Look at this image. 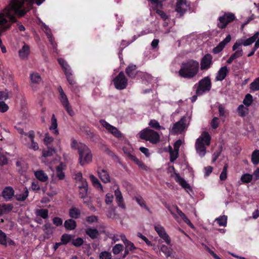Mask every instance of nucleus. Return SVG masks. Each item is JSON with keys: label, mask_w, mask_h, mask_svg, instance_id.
<instances>
[{"label": "nucleus", "mask_w": 259, "mask_h": 259, "mask_svg": "<svg viewBox=\"0 0 259 259\" xmlns=\"http://www.w3.org/2000/svg\"><path fill=\"white\" fill-rule=\"evenodd\" d=\"M175 180L183 188L185 189H188L189 190H191L192 189L191 188L190 185L185 180V179L182 178L179 174L175 173Z\"/></svg>", "instance_id": "22"}, {"label": "nucleus", "mask_w": 259, "mask_h": 259, "mask_svg": "<svg viewBox=\"0 0 259 259\" xmlns=\"http://www.w3.org/2000/svg\"><path fill=\"white\" fill-rule=\"evenodd\" d=\"M217 223L220 226H226L227 223V217L226 215L220 216L215 219Z\"/></svg>", "instance_id": "47"}, {"label": "nucleus", "mask_w": 259, "mask_h": 259, "mask_svg": "<svg viewBox=\"0 0 259 259\" xmlns=\"http://www.w3.org/2000/svg\"><path fill=\"white\" fill-rule=\"evenodd\" d=\"M56 151L55 147L47 146L46 149L43 150L42 156L46 158L52 156L56 153Z\"/></svg>", "instance_id": "34"}, {"label": "nucleus", "mask_w": 259, "mask_h": 259, "mask_svg": "<svg viewBox=\"0 0 259 259\" xmlns=\"http://www.w3.org/2000/svg\"><path fill=\"white\" fill-rule=\"evenodd\" d=\"M64 226L67 230H73L76 228L77 224L73 219H69L65 221Z\"/></svg>", "instance_id": "29"}, {"label": "nucleus", "mask_w": 259, "mask_h": 259, "mask_svg": "<svg viewBox=\"0 0 259 259\" xmlns=\"http://www.w3.org/2000/svg\"><path fill=\"white\" fill-rule=\"evenodd\" d=\"M123 246L120 244H116L112 248V252L114 254H118L122 250Z\"/></svg>", "instance_id": "58"}, {"label": "nucleus", "mask_w": 259, "mask_h": 259, "mask_svg": "<svg viewBox=\"0 0 259 259\" xmlns=\"http://www.w3.org/2000/svg\"><path fill=\"white\" fill-rule=\"evenodd\" d=\"M56 175L59 180H63L65 178V174L63 171L62 164L56 167Z\"/></svg>", "instance_id": "48"}, {"label": "nucleus", "mask_w": 259, "mask_h": 259, "mask_svg": "<svg viewBox=\"0 0 259 259\" xmlns=\"http://www.w3.org/2000/svg\"><path fill=\"white\" fill-rule=\"evenodd\" d=\"M170 154V161L171 162H174L179 156V152H175V150L173 151L171 147H170L169 150Z\"/></svg>", "instance_id": "59"}, {"label": "nucleus", "mask_w": 259, "mask_h": 259, "mask_svg": "<svg viewBox=\"0 0 259 259\" xmlns=\"http://www.w3.org/2000/svg\"><path fill=\"white\" fill-rule=\"evenodd\" d=\"M79 195L81 199H84L87 195L88 191V186L83 187L82 188H79Z\"/></svg>", "instance_id": "54"}, {"label": "nucleus", "mask_w": 259, "mask_h": 259, "mask_svg": "<svg viewBox=\"0 0 259 259\" xmlns=\"http://www.w3.org/2000/svg\"><path fill=\"white\" fill-rule=\"evenodd\" d=\"M218 110L219 113V116L220 117H224L223 121L225 120L226 117L228 114V111L225 109L224 106L222 104H220L218 106Z\"/></svg>", "instance_id": "40"}, {"label": "nucleus", "mask_w": 259, "mask_h": 259, "mask_svg": "<svg viewBox=\"0 0 259 259\" xmlns=\"http://www.w3.org/2000/svg\"><path fill=\"white\" fill-rule=\"evenodd\" d=\"M229 73V70L226 66L222 67L218 71L215 80L217 81H222L224 80Z\"/></svg>", "instance_id": "20"}, {"label": "nucleus", "mask_w": 259, "mask_h": 259, "mask_svg": "<svg viewBox=\"0 0 259 259\" xmlns=\"http://www.w3.org/2000/svg\"><path fill=\"white\" fill-rule=\"evenodd\" d=\"M0 244L4 246H7L6 234L1 230H0Z\"/></svg>", "instance_id": "49"}, {"label": "nucleus", "mask_w": 259, "mask_h": 259, "mask_svg": "<svg viewBox=\"0 0 259 259\" xmlns=\"http://www.w3.org/2000/svg\"><path fill=\"white\" fill-rule=\"evenodd\" d=\"M154 229L159 237L163 239L167 244L170 245L171 239L166 233L164 228L160 225H157L155 226Z\"/></svg>", "instance_id": "15"}, {"label": "nucleus", "mask_w": 259, "mask_h": 259, "mask_svg": "<svg viewBox=\"0 0 259 259\" xmlns=\"http://www.w3.org/2000/svg\"><path fill=\"white\" fill-rule=\"evenodd\" d=\"M100 123L103 125L108 131L112 134L115 137L120 138L122 136V134L116 127L111 125L106 120L101 119L100 121Z\"/></svg>", "instance_id": "12"}, {"label": "nucleus", "mask_w": 259, "mask_h": 259, "mask_svg": "<svg viewBox=\"0 0 259 259\" xmlns=\"http://www.w3.org/2000/svg\"><path fill=\"white\" fill-rule=\"evenodd\" d=\"M29 78L30 86L33 91H36L38 89V85L42 82L40 75L37 72H32L30 74Z\"/></svg>", "instance_id": "13"}, {"label": "nucleus", "mask_w": 259, "mask_h": 259, "mask_svg": "<svg viewBox=\"0 0 259 259\" xmlns=\"http://www.w3.org/2000/svg\"><path fill=\"white\" fill-rule=\"evenodd\" d=\"M34 175L37 179L42 182H47L49 179L47 175L42 170L35 171Z\"/></svg>", "instance_id": "31"}, {"label": "nucleus", "mask_w": 259, "mask_h": 259, "mask_svg": "<svg viewBox=\"0 0 259 259\" xmlns=\"http://www.w3.org/2000/svg\"><path fill=\"white\" fill-rule=\"evenodd\" d=\"M32 4L34 0H11L10 7L6 9V16L0 13V25L5 29H9L12 23L16 22V15L19 17L24 16L26 11L24 9V3Z\"/></svg>", "instance_id": "1"}, {"label": "nucleus", "mask_w": 259, "mask_h": 259, "mask_svg": "<svg viewBox=\"0 0 259 259\" xmlns=\"http://www.w3.org/2000/svg\"><path fill=\"white\" fill-rule=\"evenodd\" d=\"M54 228L50 223H46L43 226V230L45 232L44 238L49 239L53 235Z\"/></svg>", "instance_id": "19"}, {"label": "nucleus", "mask_w": 259, "mask_h": 259, "mask_svg": "<svg viewBox=\"0 0 259 259\" xmlns=\"http://www.w3.org/2000/svg\"><path fill=\"white\" fill-rule=\"evenodd\" d=\"M228 167V165L227 163H226L223 167V170L221 172L220 176V179L222 181H225L226 180L227 178V169Z\"/></svg>", "instance_id": "52"}, {"label": "nucleus", "mask_w": 259, "mask_h": 259, "mask_svg": "<svg viewBox=\"0 0 259 259\" xmlns=\"http://www.w3.org/2000/svg\"><path fill=\"white\" fill-rule=\"evenodd\" d=\"M251 162L255 165L259 163V150H255L252 153Z\"/></svg>", "instance_id": "41"}, {"label": "nucleus", "mask_w": 259, "mask_h": 259, "mask_svg": "<svg viewBox=\"0 0 259 259\" xmlns=\"http://www.w3.org/2000/svg\"><path fill=\"white\" fill-rule=\"evenodd\" d=\"M137 202L142 207H144L147 210L149 211V208L146 205L145 201L142 197H136Z\"/></svg>", "instance_id": "55"}, {"label": "nucleus", "mask_w": 259, "mask_h": 259, "mask_svg": "<svg viewBox=\"0 0 259 259\" xmlns=\"http://www.w3.org/2000/svg\"><path fill=\"white\" fill-rule=\"evenodd\" d=\"M152 9L154 11H156V13L160 16V17L164 20H166L167 19V16L165 14V13L161 10L160 9L162 8V7H157V5L156 4H151Z\"/></svg>", "instance_id": "35"}, {"label": "nucleus", "mask_w": 259, "mask_h": 259, "mask_svg": "<svg viewBox=\"0 0 259 259\" xmlns=\"http://www.w3.org/2000/svg\"><path fill=\"white\" fill-rule=\"evenodd\" d=\"M190 9V4L187 0H178L175 8V11L177 13V17H182Z\"/></svg>", "instance_id": "10"}, {"label": "nucleus", "mask_w": 259, "mask_h": 259, "mask_svg": "<svg viewBox=\"0 0 259 259\" xmlns=\"http://www.w3.org/2000/svg\"><path fill=\"white\" fill-rule=\"evenodd\" d=\"M2 196L6 201H10L15 196V191L11 186L6 187L2 192Z\"/></svg>", "instance_id": "17"}, {"label": "nucleus", "mask_w": 259, "mask_h": 259, "mask_svg": "<svg viewBox=\"0 0 259 259\" xmlns=\"http://www.w3.org/2000/svg\"><path fill=\"white\" fill-rule=\"evenodd\" d=\"M84 242L83 239L81 237H77L76 239L72 238V244L76 247L81 246Z\"/></svg>", "instance_id": "50"}, {"label": "nucleus", "mask_w": 259, "mask_h": 259, "mask_svg": "<svg viewBox=\"0 0 259 259\" xmlns=\"http://www.w3.org/2000/svg\"><path fill=\"white\" fill-rule=\"evenodd\" d=\"M212 56L210 54H206L201 59L200 61V69L201 70H207L212 65Z\"/></svg>", "instance_id": "14"}, {"label": "nucleus", "mask_w": 259, "mask_h": 259, "mask_svg": "<svg viewBox=\"0 0 259 259\" xmlns=\"http://www.w3.org/2000/svg\"><path fill=\"white\" fill-rule=\"evenodd\" d=\"M90 178L94 187L98 189L101 191H103V187L101 183L96 177H95L94 175H91L90 176Z\"/></svg>", "instance_id": "37"}, {"label": "nucleus", "mask_w": 259, "mask_h": 259, "mask_svg": "<svg viewBox=\"0 0 259 259\" xmlns=\"http://www.w3.org/2000/svg\"><path fill=\"white\" fill-rule=\"evenodd\" d=\"M160 251L164 254L166 257L170 256L171 255V251L169 248L165 245L161 246Z\"/></svg>", "instance_id": "56"}, {"label": "nucleus", "mask_w": 259, "mask_h": 259, "mask_svg": "<svg viewBox=\"0 0 259 259\" xmlns=\"http://www.w3.org/2000/svg\"><path fill=\"white\" fill-rule=\"evenodd\" d=\"M199 68V64L197 61L189 59L182 63L178 72L179 75L184 78L192 79L198 74Z\"/></svg>", "instance_id": "2"}, {"label": "nucleus", "mask_w": 259, "mask_h": 259, "mask_svg": "<svg viewBox=\"0 0 259 259\" xmlns=\"http://www.w3.org/2000/svg\"><path fill=\"white\" fill-rule=\"evenodd\" d=\"M238 49V50H235L236 51L233 54H232L230 57V58L227 60V64H231L234 60L243 56V52L242 49L241 48Z\"/></svg>", "instance_id": "28"}, {"label": "nucleus", "mask_w": 259, "mask_h": 259, "mask_svg": "<svg viewBox=\"0 0 259 259\" xmlns=\"http://www.w3.org/2000/svg\"><path fill=\"white\" fill-rule=\"evenodd\" d=\"M140 138L141 139L149 141L153 144H157L160 141L159 134L149 128H146L140 133Z\"/></svg>", "instance_id": "5"}, {"label": "nucleus", "mask_w": 259, "mask_h": 259, "mask_svg": "<svg viewBox=\"0 0 259 259\" xmlns=\"http://www.w3.org/2000/svg\"><path fill=\"white\" fill-rule=\"evenodd\" d=\"M248 108L244 107L243 105H240L237 108L238 115L241 117H244L248 112Z\"/></svg>", "instance_id": "45"}, {"label": "nucleus", "mask_w": 259, "mask_h": 259, "mask_svg": "<svg viewBox=\"0 0 259 259\" xmlns=\"http://www.w3.org/2000/svg\"><path fill=\"white\" fill-rule=\"evenodd\" d=\"M58 91L59 93V99L61 103V104L64 107L68 114L73 116L74 115V112L72 110L71 106L70 105L68 98L65 94L61 86H59L58 88Z\"/></svg>", "instance_id": "8"}, {"label": "nucleus", "mask_w": 259, "mask_h": 259, "mask_svg": "<svg viewBox=\"0 0 259 259\" xmlns=\"http://www.w3.org/2000/svg\"><path fill=\"white\" fill-rule=\"evenodd\" d=\"M49 210L47 209H37L36 212L37 215L40 217L44 219H48L49 215Z\"/></svg>", "instance_id": "43"}, {"label": "nucleus", "mask_w": 259, "mask_h": 259, "mask_svg": "<svg viewBox=\"0 0 259 259\" xmlns=\"http://www.w3.org/2000/svg\"><path fill=\"white\" fill-rule=\"evenodd\" d=\"M35 137L34 132L31 130L28 132V137L31 141V144L28 146V148L34 150V151L37 150L39 149V146L37 142L34 140Z\"/></svg>", "instance_id": "23"}, {"label": "nucleus", "mask_w": 259, "mask_h": 259, "mask_svg": "<svg viewBox=\"0 0 259 259\" xmlns=\"http://www.w3.org/2000/svg\"><path fill=\"white\" fill-rule=\"evenodd\" d=\"M231 39V36L230 34L227 35L226 38L222 41H221L215 47H214L212 51L214 54H217L220 53L225 47L226 45L229 43Z\"/></svg>", "instance_id": "16"}, {"label": "nucleus", "mask_w": 259, "mask_h": 259, "mask_svg": "<svg viewBox=\"0 0 259 259\" xmlns=\"http://www.w3.org/2000/svg\"><path fill=\"white\" fill-rule=\"evenodd\" d=\"M254 42H255V41H254L253 38H252L251 37H250L244 40H242V41L237 40L236 41V42L233 46L232 50L235 51V50H237L238 49H239V47L242 45L244 46H249V45H251L252 44H253Z\"/></svg>", "instance_id": "18"}, {"label": "nucleus", "mask_w": 259, "mask_h": 259, "mask_svg": "<svg viewBox=\"0 0 259 259\" xmlns=\"http://www.w3.org/2000/svg\"><path fill=\"white\" fill-rule=\"evenodd\" d=\"M98 174L99 178L103 183H107L110 182L109 175L106 170L98 168Z\"/></svg>", "instance_id": "21"}, {"label": "nucleus", "mask_w": 259, "mask_h": 259, "mask_svg": "<svg viewBox=\"0 0 259 259\" xmlns=\"http://www.w3.org/2000/svg\"><path fill=\"white\" fill-rule=\"evenodd\" d=\"M211 88V79L209 76L204 77L200 80L198 83L196 94L202 96L206 92L210 91Z\"/></svg>", "instance_id": "6"}, {"label": "nucleus", "mask_w": 259, "mask_h": 259, "mask_svg": "<svg viewBox=\"0 0 259 259\" xmlns=\"http://www.w3.org/2000/svg\"><path fill=\"white\" fill-rule=\"evenodd\" d=\"M115 88L119 90H122L127 86L128 79L124 72L120 71L112 80Z\"/></svg>", "instance_id": "9"}, {"label": "nucleus", "mask_w": 259, "mask_h": 259, "mask_svg": "<svg viewBox=\"0 0 259 259\" xmlns=\"http://www.w3.org/2000/svg\"><path fill=\"white\" fill-rule=\"evenodd\" d=\"M235 14L232 12H225L222 16L218 18L217 26L221 29L226 28L227 25L236 20Z\"/></svg>", "instance_id": "7"}, {"label": "nucleus", "mask_w": 259, "mask_h": 259, "mask_svg": "<svg viewBox=\"0 0 259 259\" xmlns=\"http://www.w3.org/2000/svg\"><path fill=\"white\" fill-rule=\"evenodd\" d=\"M71 148L77 149L79 155V162L81 165H84L90 163L92 161L93 155L91 150L85 144L77 143L76 140H71Z\"/></svg>", "instance_id": "3"}, {"label": "nucleus", "mask_w": 259, "mask_h": 259, "mask_svg": "<svg viewBox=\"0 0 259 259\" xmlns=\"http://www.w3.org/2000/svg\"><path fill=\"white\" fill-rule=\"evenodd\" d=\"M53 223L57 227H59L62 225L63 220L59 217H55L53 219Z\"/></svg>", "instance_id": "63"}, {"label": "nucleus", "mask_w": 259, "mask_h": 259, "mask_svg": "<svg viewBox=\"0 0 259 259\" xmlns=\"http://www.w3.org/2000/svg\"><path fill=\"white\" fill-rule=\"evenodd\" d=\"M149 125L150 127L157 130L164 129V128L160 125L159 123L155 119H151L149 123Z\"/></svg>", "instance_id": "42"}, {"label": "nucleus", "mask_w": 259, "mask_h": 259, "mask_svg": "<svg viewBox=\"0 0 259 259\" xmlns=\"http://www.w3.org/2000/svg\"><path fill=\"white\" fill-rule=\"evenodd\" d=\"M67 78L68 82L69 84L73 85L75 83V81L74 79L73 75L71 73V71L68 72L67 73L65 74Z\"/></svg>", "instance_id": "61"}, {"label": "nucleus", "mask_w": 259, "mask_h": 259, "mask_svg": "<svg viewBox=\"0 0 259 259\" xmlns=\"http://www.w3.org/2000/svg\"><path fill=\"white\" fill-rule=\"evenodd\" d=\"M58 123L57 118L55 117L54 114H53L51 118V125L49 127L51 131H53V133L55 135L59 134V131L57 129Z\"/></svg>", "instance_id": "32"}, {"label": "nucleus", "mask_w": 259, "mask_h": 259, "mask_svg": "<svg viewBox=\"0 0 259 259\" xmlns=\"http://www.w3.org/2000/svg\"><path fill=\"white\" fill-rule=\"evenodd\" d=\"M14 207V206L12 204L9 203V204H3L2 205V209L3 211V214L4 213H7L11 211L12 210L13 208Z\"/></svg>", "instance_id": "51"}, {"label": "nucleus", "mask_w": 259, "mask_h": 259, "mask_svg": "<svg viewBox=\"0 0 259 259\" xmlns=\"http://www.w3.org/2000/svg\"><path fill=\"white\" fill-rule=\"evenodd\" d=\"M130 158L139 166L140 168L143 170H147V166L142 161L137 158L135 156L130 155Z\"/></svg>", "instance_id": "38"}, {"label": "nucleus", "mask_w": 259, "mask_h": 259, "mask_svg": "<svg viewBox=\"0 0 259 259\" xmlns=\"http://www.w3.org/2000/svg\"><path fill=\"white\" fill-rule=\"evenodd\" d=\"M80 210L75 207H72L69 210V215L72 219H77L80 215Z\"/></svg>", "instance_id": "33"}, {"label": "nucleus", "mask_w": 259, "mask_h": 259, "mask_svg": "<svg viewBox=\"0 0 259 259\" xmlns=\"http://www.w3.org/2000/svg\"><path fill=\"white\" fill-rule=\"evenodd\" d=\"M186 117H182L179 121L174 124L170 131L171 133L173 135L181 133L186 128Z\"/></svg>", "instance_id": "11"}, {"label": "nucleus", "mask_w": 259, "mask_h": 259, "mask_svg": "<svg viewBox=\"0 0 259 259\" xmlns=\"http://www.w3.org/2000/svg\"><path fill=\"white\" fill-rule=\"evenodd\" d=\"M18 53L19 57L21 59H24L27 58L30 53L29 46L25 44L22 49L19 51Z\"/></svg>", "instance_id": "26"}, {"label": "nucleus", "mask_w": 259, "mask_h": 259, "mask_svg": "<svg viewBox=\"0 0 259 259\" xmlns=\"http://www.w3.org/2000/svg\"><path fill=\"white\" fill-rule=\"evenodd\" d=\"M211 136L207 132H203L201 135L196 140L195 142V149L197 154L202 157L206 154L205 145L209 146L210 144Z\"/></svg>", "instance_id": "4"}, {"label": "nucleus", "mask_w": 259, "mask_h": 259, "mask_svg": "<svg viewBox=\"0 0 259 259\" xmlns=\"http://www.w3.org/2000/svg\"><path fill=\"white\" fill-rule=\"evenodd\" d=\"M29 195V192L26 187H25L23 190V192L22 194H17L15 195L16 199L18 201H24L28 197Z\"/></svg>", "instance_id": "36"}, {"label": "nucleus", "mask_w": 259, "mask_h": 259, "mask_svg": "<svg viewBox=\"0 0 259 259\" xmlns=\"http://www.w3.org/2000/svg\"><path fill=\"white\" fill-rule=\"evenodd\" d=\"M111 253L108 251H102L99 254L100 259H111Z\"/></svg>", "instance_id": "57"}, {"label": "nucleus", "mask_w": 259, "mask_h": 259, "mask_svg": "<svg viewBox=\"0 0 259 259\" xmlns=\"http://www.w3.org/2000/svg\"><path fill=\"white\" fill-rule=\"evenodd\" d=\"M253 102V97L250 94H247L243 100V103L246 106H250Z\"/></svg>", "instance_id": "46"}, {"label": "nucleus", "mask_w": 259, "mask_h": 259, "mask_svg": "<svg viewBox=\"0 0 259 259\" xmlns=\"http://www.w3.org/2000/svg\"><path fill=\"white\" fill-rule=\"evenodd\" d=\"M85 232L92 239H95L99 236V231L96 228H88L85 230Z\"/></svg>", "instance_id": "27"}, {"label": "nucleus", "mask_w": 259, "mask_h": 259, "mask_svg": "<svg viewBox=\"0 0 259 259\" xmlns=\"http://www.w3.org/2000/svg\"><path fill=\"white\" fill-rule=\"evenodd\" d=\"M250 89L251 92L259 90V77L250 84Z\"/></svg>", "instance_id": "44"}, {"label": "nucleus", "mask_w": 259, "mask_h": 259, "mask_svg": "<svg viewBox=\"0 0 259 259\" xmlns=\"http://www.w3.org/2000/svg\"><path fill=\"white\" fill-rule=\"evenodd\" d=\"M58 62L61 66L64 74L67 73L71 71L70 66L68 64L67 62L63 58H58Z\"/></svg>", "instance_id": "30"}, {"label": "nucleus", "mask_w": 259, "mask_h": 259, "mask_svg": "<svg viewBox=\"0 0 259 259\" xmlns=\"http://www.w3.org/2000/svg\"><path fill=\"white\" fill-rule=\"evenodd\" d=\"M54 141V139L53 137L49 136L48 134H46L45 135V137L44 139V144L47 145V146H49L48 145L50 144L53 141Z\"/></svg>", "instance_id": "64"}, {"label": "nucleus", "mask_w": 259, "mask_h": 259, "mask_svg": "<svg viewBox=\"0 0 259 259\" xmlns=\"http://www.w3.org/2000/svg\"><path fill=\"white\" fill-rule=\"evenodd\" d=\"M252 180V175L249 174L243 175L241 177V181L244 183H249Z\"/></svg>", "instance_id": "53"}, {"label": "nucleus", "mask_w": 259, "mask_h": 259, "mask_svg": "<svg viewBox=\"0 0 259 259\" xmlns=\"http://www.w3.org/2000/svg\"><path fill=\"white\" fill-rule=\"evenodd\" d=\"M114 194L118 206L122 209H124L125 208V206L123 202V199L121 192L119 189H117L115 190Z\"/></svg>", "instance_id": "25"}, {"label": "nucleus", "mask_w": 259, "mask_h": 259, "mask_svg": "<svg viewBox=\"0 0 259 259\" xmlns=\"http://www.w3.org/2000/svg\"><path fill=\"white\" fill-rule=\"evenodd\" d=\"M123 242L125 244V248L128 249L130 251H133L136 248L134 243L127 239H125V240H123Z\"/></svg>", "instance_id": "60"}, {"label": "nucleus", "mask_w": 259, "mask_h": 259, "mask_svg": "<svg viewBox=\"0 0 259 259\" xmlns=\"http://www.w3.org/2000/svg\"><path fill=\"white\" fill-rule=\"evenodd\" d=\"M74 238V236L68 234H63L61 237V243L62 245H66L70 241L72 242V238Z\"/></svg>", "instance_id": "39"}, {"label": "nucleus", "mask_w": 259, "mask_h": 259, "mask_svg": "<svg viewBox=\"0 0 259 259\" xmlns=\"http://www.w3.org/2000/svg\"><path fill=\"white\" fill-rule=\"evenodd\" d=\"M137 66L134 64L129 65L125 69L126 75L131 78H135L137 75Z\"/></svg>", "instance_id": "24"}, {"label": "nucleus", "mask_w": 259, "mask_h": 259, "mask_svg": "<svg viewBox=\"0 0 259 259\" xmlns=\"http://www.w3.org/2000/svg\"><path fill=\"white\" fill-rule=\"evenodd\" d=\"M85 221L89 224H92L95 222H97L98 221V218L97 216L92 215L87 217L85 219Z\"/></svg>", "instance_id": "62"}]
</instances>
